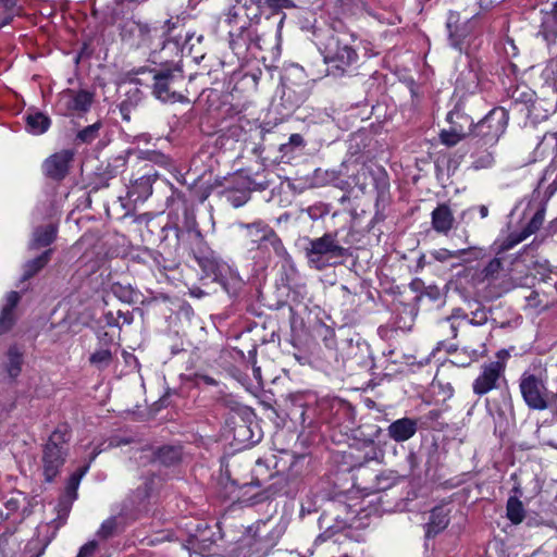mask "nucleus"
Returning a JSON list of instances; mask_svg holds the SVG:
<instances>
[{
	"mask_svg": "<svg viewBox=\"0 0 557 557\" xmlns=\"http://www.w3.org/2000/svg\"><path fill=\"white\" fill-rule=\"evenodd\" d=\"M325 175L327 184L341 189L357 187L364 194L369 187H373L377 191V198H382L389 187L384 169L363 162L342 163L338 171H326Z\"/></svg>",
	"mask_w": 557,
	"mask_h": 557,
	"instance_id": "nucleus-1",
	"label": "nucleus"
},
{
	"mask_svg": "<svg viewBox=\"0 0 557 557\" xmlns=\"http://www.w3.org/2000/svg\"><path fill=\"white\" fill-rule=\"evenodd\" d=\"M357 37L346 30H335L323 46V59L327 75L333 77L352 76L359 67Z\"/></svg>",
	"mask_w": 557,
	"mask_h": 557,
	"instance_id": "nucleus-2",
	"label": "nucleus"
},
{
	"mask_svg": "<svg viewBox=\"0 0 557 557\" xmlns=\"http://www.w3.org/2000/svg\"><path fill=\"white\" fill-rule=\"evenodd\" d=\"M288 525L284 516L270 515L248 528L238 546L239 557H267L276 546Z\"/></svg>",
	"mask_w": 557,
	"mask_h": 557,
	"instance_id": "nucleus-3",
	"label": "nucleus"
},
{
	"mask_svg": "<svg viewBox=\"0 0 557 557\" xmlns=\"http://www.w3.org/2000/svg\"><path fill=\"white\" fill-rule=\"evenodd\" d=\"M519 392L530 410L544 411L553 407V392L548 389L546 369L525 370L519 377Z\"/></svg>",
	"mask_w": 557,
	"mask_h": 557,
	"instance_id": "nucleus-4",
	"label": "nucleus"
},
{
	"mask_svg": "<svg viewBox=\"0 0 557 557\" xmlns=\"http://www.w3.org/2000/svg\"><path fill=\"white\" fill-rule=\"evenodd\" d=\"M304 240L308 264L315 270L337 264L348 256V249L337 240V233H325L317 238L306 237Z\"/></svg>",
	"mask_w": 557,
	"mask_h": 557,
	"instance_id": "nucleus-5",
	"label": "nucleus"
},
{
	"mask_svg": "<svg viewBox=\"0 0 557 557\" xmlns=\"http://www.w3.org/2000/svg\"><path fill=\"white\" fill-rule=\"evenodd\" d=\"M70 433L66 425L57 428L42 448V471L47 482H51L60 472L69 451Z\"/></svg>",
	"mask_w": 557,
	"mask_h": 557,
	"instance_id": "nucleus-6",
	"label": "nucleus"
},
{
	"mask_svg": "<svg viewBox=\"0 0 557 557\" xmlns=\"http://www.w3.org/2000/svg\"><path fill=\"white\" fill-rule=\"evenodd\" d=\"M507 124V111L504 108H494L475 124L470 139L483 146H496L504 135Z\"/></svg>",
	"mask_w": 557,
	"mask_h": 557,
	"instance_id": "nucleus-7",
	"label": "nucleus"
},
{
	"mask_svg": "<svg viewBox=\"0 0 557 557\" xmlns=\"http://www.w3.org/2000/svg\"><path fill=\"white\" fill-rule=\"evenodd\" d=\"M448 129L440 134L442 144L453 147L467 137H472L475 124L473 119L465 111L462 103L458 102L447 114Z\"/></svg>",
	"mask_w": 557,
	"mask_h": 557,
	"instance_id": "nucleus-8",
	"label": "nucleus"
},
{
	"mask_svg": "<svg viewBox=\"0 0 557 557\" xmlns=\"http://www.w3.org/2000/svg\"><path fill=\"white\" fill-rule=\"evenodd\" d=\"M223 540L220 523L213 525L198 524L195 533L188 539V548L194 554L202 557H210L218 554L220 544Z\"/></svg>",
	"mask_w": 557,
	"mask_h": 557,
	"instance_id": "nucleus-9",
	"label": "nucleus"
},
{
	"mask_svg": "<svg viewBox=\"0 0 557 557\" xmlns=\"http://www.w3.org/2000/svg\"><path fill=\"white\" fill-rule=\"evenodd\" d=\"M548 200L549 199L542 197V195H540V198H537L536 196H534V193H532V197L528 203L525 212L533 211V215L525 227H523L519 232H512L507 236V238L503 243L504 249L508 250L513 248L516 245L520 244L530 235L534 234L536 231L540 230L545 219L546 205Z\"/></svg>",
	"mask_w": 557,
	"mask_h": 557,
	"instance_id": "nucleus-10",
	"label": "nucleus"
},
{
	"mask_svg": "<svg viewBox=\"0 0 557 557\" xmlns=\"http://www.w3.org/2000/svg\"><path fill=\"white\" fill-rule=\"evenodd\" d=\"M506 363L503 360L483 362L480 372L472 383V391L483 396L491 391L498 389L506 382Z\"/></svg>",
	"mask_w": 557,
	"mask_h": 557,
	"instance_id": "nucleus-11",
	"label": "nucleus"
},
{
	"mask_svg": "<svg viewBox=\"0 0 557 557\" xmlns=\"http://www.w3.org/2000/svg\"><path fill=\"white\" fill-rule=\"evenodd\" d=\"M94 102V94L85 90L65 89L59 95L57 109L60 114L70 116L89 111Z\"/></svg>",
	"mask_w": 557,
	"mask_h": 557,
	"instance_id": "nucleus-12",
	"label": "nucleus"
},
{
	"mask_svg": "<svg viewBox=\"0 0 557 557\" xmlns=\"http://www.w3.org/2000/svg\"><path fill=\"white\" fill-rule=\"evenodd\" d=\"M202 270L208 276H212L214 282L221 284L225 292L232 293L240 285L238 273L226 262L215 258H206L201 261Z\"/></svg>",
	"mask_w": 557,
	"mask_h": 557,
	"instance_id": "nucleus-13",
	"label": "nucleus"
},
{
	"mask_svg": "<svg viewBox=\"0 0 557 557\" xmlns=\"http://www.w3.org/2000/svg\"><path fill=\"white\" fill-rule=\"evenodd\" d=\"M153 95L161 101H176L182 96L175 90L183 82L182 71L178 69H166L153 74Z\"/></svg>",
	"mask_w": 557,
	"mask_h": 557,
	"instance_id": "nucleus-14",
	"label": "nucleus"
},
{
	"mask_svg": "<svg viewBox=\"0 0 557 557\" xmlns=\"http://www.w3.org/2000/svg\"><path fill=\"white\" fill-rule=\"evenodd\" d=\"M268 185V183L258 184L262 189L267 188ZM255 186H257V183L250 177L237 174L234 177L233 185L223 190V197L234 208H239L250 199V193Z\"/></svg>",
	"mask_w": 557,
	"mask_h": 557,
	"instance_id": "nucleus-15",
	"label": "nucleus"
},
{
	"mask_svg": "<svg viewBox=\"0 0 557 557\" xmlns=\"http://www.w3.org/2000/svg\"><path fill=\"white\" fill-rule=\"evenodd\" d=\"M157 177L156 172L150 170L145 172L141 176L131 180L127 185V199L136 205L137 202H144L152 194V183Z\"/></svg>",
	"mask_w": 557,
	"mask_h": 557,
	"instance_id": "nucleus-16",
	"label": "nucleus"
},
{
	"mask_svg": "<svg viewBox=\"0 0 557 557\" xmlns=\"http://www.w3.org/2000/svg\"><path fill=\"white\" fill-rule=\"evenodd\" d=\"M73 160V152L62 150L45 161L44 169L46 174L53 180H62L69 172V165Z\"/></svg>",
	"mask_w": 557,
	"mask_h": 557,
	"instance_id": "nucleus-17",
	"label": "nucleus"
},
{
	"mask_svg": "<svg viewBox=\"0 0 557 557\" xmlns=\"http://www.w3.org/2000/svg\"><path fill=\"white\" fill-rule=\"evenodd\" d=\"M471 169L479 171L490 169L495 163V146L480 145L470 139Z\"/></svg>",
	"mask_w": 557,
	"mask_h": 557,
	"instance_id": "nucleus-18",
	"label": "nucleus"
},
{
	"mask_svg": "<svg viewBox=\"0 0 557 557\" xmlns=\"http://www.w3.org/2000/svg\"><path fill=\"white\" fill-rule=\"evenodd\" d=\"M557 191V156L544 170V173L537 184V187L533 190L534 196L540 198V195L546 199Z\"/></svg>",
	"mask_w": 557,
	"mask_h": 557,
	"instance_id": "nucleus-19",
	"label": "nucleus"
},
{
	"mask_svg": "<svg viewBox=\"0 0 557 557\" xmlns=\"http://www.w3.org/2000/svg\"><path fill=\"white\" fill-rule=\"evenodd\" d=\"M418 431V422L411 418H400L392 422L387 428L389 438L397 443L410 440Z\"/></svg>",
	"mask_w": 557,
	"mask_h": 557,
	"instance_id": "nucleus-20",
	"label": "nucleus"
},
{
	"mask_svg": "<svg viewBox=\"0 0 557 557\" xmlns=\"http://www.w3.org/2000/svg\"><path fill=\"white\" fill-rule=\"evenodd\" d=\"M556 111V102L546 98H536L528 107L529 120L536 124L548 119Z\"/></svg>",
	"mask_w": 557,
	"mask_h": 557,
	"instance_id": "nucleus-21",
	"label": "nucleus"
},
{
	"mask_svg": "<svg viewBox=\"0 0 557 557\" xmlns=\"http://www.w3.org/2000/svg\"><path fill=\"white\" fill-rule=\"evenodd\" d=\"M20 294L17 292H10L5 296V304L0 311V335L11 330L14 324V309L20 301Z\"/></svg>",
	"mask_w": 557,
	"mask_h": 557,
	"instance_id": "nucleus-22",
	"label": "nucleus"
},
{
	"mask_svg": "<svg viewBox=\"0 0 557 557\" xmlns=\"http://www.w3.org/2000/svg\"><path fill=\"white\" fill-rule=\"evenodd\" d=\"M454 215L449 206L438 205L432 212V226L437 233L447 234L453 227Z\"/></svg>",
	"mask_w": 557,
	"mask_h": 557,
	"instance_id": "nucleus-23",
	"label": "nucleus"
},
{
	"mask_svg": "<svg viewBox=\"0 0 557 557\" xmlns=\"http://www.w3.org/2000/svg\"><path fill=\"white\" fill-rule=\"evenodd\" d=\"M238 226L246 231V237L251 245L249 250H253L255 248L260 249L267 236L265 231L270 230V227L261 221L250 224L239 223Z\"/></svg>",
	"mask_w": 557,
	"mask_h": 557,
	"instance_id": "nucleus-24",
	"label": "nucleus"
},
{
	"mask_svg": "<svg viewBox=\"0 0 557 557\" xmlns=\"http://www.w3.org/2000/svg\"><path fill=\"white\" fill-rule=\"evenodd\" d=\"M450 509L446 505L435 507L431 511L430 522L428 524V535L437 534L443 531L449 523Z\"/></svg>",
	"mask_w": 557,
	"mask_h": 557,
	"instance_id": "nucleus-25",
	"label": "nucleus"
},
{
	"mask_svg": "<svg viewBox=\"0 0 557 557\" xmlns=\"http://www.w3.org/2000/svg\"><path fill=\"white\" fill-rule=\"evenodd\" d=\"M480 88V79L478 73L468 69L462 71L456 82V92L475 94Z\"/></svg>",
	"mask_w": 557,
	"mask_h": 557,
	"instance_id": "nucleus-26",
	"label": "nucleus"
},
{
	"mask_svg": "<svg viewBox=\"0 0 557 557\" xmlns=\"http://www.w3.org/2000/svg\"><path fill=\"white\" fill-rule=\"evenodd\" d=\"M57 227L52 224L36 227L29 243L30 249H39L49 246L57 237Z\"/></svg>",
	"mask_w": 557,
	"mask_h": 557,
	"instance_id": "nucleus-27",
	"label": "nucleus"
},
{
	"mask_svg": "<svg viewBox=\"0 0 557 557\" xmlns=\"http://www.w3.org/2000/svg\"><path fill=\"white\" fill-rule=\"evenodd\" d=\"M502 270V261L498 258L490 260V262L481 270H475L472 274L473 285L476 287L484 282H491L496 278Z\"/></svg>",
	"mask_w": 557,
	"mask_h": 557,
	"instance_id": "nucleus-28",
	"label": "nucleus"
},
{
	"mask_svg": "<svg viewBox=\"0 0 557 557\" xmlns=\"http://www.w3.org/2000/svg\"><path fill=\"white\" fill-rule=\"evenodd\" d=\"M265 232L267 236L260 249L272 250L276 257L283 260H288L290 257L277 234L271 227Z\"/></svg>",
	"mask_w": 557,
	"mask_h": 557,
	"instance_id": "nucleus-29",
	"label": "nucleus"
},
{
	"mask_svg": "<svg viewBox=\"0 0 557 557\" xmlns=\"http://www.w3.org/2000/svg\"><path fill=\"white\" fill-rule=\"evenodd\" d=\"M156 460L164 466H173L182 459V447L175 445H164L154 453Z\"/></svg>",
	"mask_w": 557,
	"mask_h": 557,
	"instance_id": "nucleus-30",
	"label": "nucleus"
},
{
	"mask_svg": "<svg viewBox=\"0 0 557 557\" xmlns=\"http://www.w3.org/2000/svg\"><path fill=\"white\" fill-rule=\"evenodd\" d=\"M51 120L41 112L29 113L26 116V129L33 135H41L50 127Z\"/></svg>",
	"mask_w": 557,
	"mask_h": 557,
	"instance_id": "nucleus-31",
	"label": "nucleus"
},
{
	"mask_svg": "<svg viewBox=\"0 0 557 557\" xmlns=\"http://www.w3.org/2000/svg\"><path fill=\"white\" fill-rule=\"evenodd\" d=\"M481 253L480 250H476L474 248H465V249H458V250H448V249H438L434 250L432 252V256L435 260L445 262L454 258H462L465 256H471V259H478L479 255ZM465 261L470 260V258L463 259Z\"/></svg>",
	"mask_w": 557,
	"mask_h": 557,
	"instance_id": "nucleus-32",
	"label": "nucleus"
},
{
	"mask_svg": "<svg viewBox=\"0 0 557 557\" xmlns=\"http://www.w3.org/2000/svg\"><path fill=\"white\" fill-rule=\"evenodd\" d=\"M440 326L443 330L448 327L451 336L456 337L460 329L468 326V314L463 313L461 309H456L449 317L441 321Z\"/></svg>",
	"mask_w": 557,
	"mask_h": 557,
	"instance_id": "nucleus-33",
	"label": "nucleus"
},
{
	"mask_svg": "<svg viewBox=\"0 0 557 557\" xmlns=\"http://www.w3.org/2000/svg\"><path fill=\"white\" fill-rule=\"evenodd\" d=\"M506 516L513 524H519L525 517L522 502L517 496H510L506 505Z\"/></svg>",
	"mask_w": 557,
	"mask_h": 557,
	"instance_id": "nucleus-34",
	"label": "nucleus"
},
{
	"mask_svg": "<svg viewBox=\"0 0 557 557\" xmlns=\"http://www.w3.org/2000/svg\"><path fill=\"white\" fill-rule=\"evenodd\" d=\"M51 249L46 250L37 258L29 260L24 265L23 278L28 280L38 273L50 260Z\"/></svg>",
	"mask_w": 557,
	"mask_h": 557,
	"instance_id": "nucleus-35",
	"label": "nucleus"
},
{
	"mask_svg": "<svg viewBox=\"0 0 557 557\" xmlns=\"http://www.w3.org/2000/svg\"><path fill=\"white\" fill-rule=\"evenodd\" d=\"M110 292L121 301L125 304H134L137 301V293L129 284H122L120 282L110 285Z\"/></svg>",
	"mask_w": 557,
	"mask_h": 557,
	"instance_id": "nucleus-36",
	"label": "nucleus"
},
{
	"mask_svg": "<svg viewBox=\"0 0 557 557\" xmlns=\"http://www.w3.org/2000/svg\"><path fill=\"white\" fill-rule=\"evenodd\" d=\"M22 352L16 346H11L8 350L7 372L10 377L18 376L22 370Z\"/></svg>",
	"mask_w": 557,
	"mask_h": 557,
	"instance_id": "nucleus-37",
	"label": "nucleus"
},
{
	"mask_svg": "<svg viewBox=\"0 0 557 557\" xmlns=\"http://www.w3.org/2000/svg\"><path fill=\"white\" fill-rule=\"evenodd\" d=\"M113 360V354L109 348H99L89 356V363L98 370L108 368Z\"/></svg>",
	"mask_w": 557,
	"mask_h": 557,
	"instance_id": "nucleus-38",
	"label": "nucleus"
},
{
	"mask_svg": "<svg viewBox=\"0 0 557 557\" xmlns=\"http://www.w3.org/2000/svg\"><path fill=\"white\" fill-rule=\"evenodd\" d=\"M101 128V123L96 122L91 125L86 126L85 128L81 129L76 135V141L79 144H89L92 140H95L98 135L99 131Z\"/></svg>",
	"mask_w": 557,
	"mask_h": 557,
	"instance_id": "nucleus-39",
	"label": "nucleus"
},
{
	"mask_svg": "<svg viewBox=\"0 0 557 557\" xmlns=\"http://www.w3.org/2000/svg\"><path fill=\"white\" fill-rule=\"evenodd\" d=\"M485 408L488 417L493 420L495 424H500L506 419L505 411L502 409L500 405L496 400H491L490 398H486Z\"/></svg>",
	"mask_w": 557,
	"mask_h": 557,
	"instance_id": "nucleus-40",
	"label": "nucleus"
},
{
	"mask_svg": "<svg viewBox=\"0 0 557 557\" xmlns=\"http://www.w3.org/2000/svg\"><path fill=\"white\" fill-rule=\"evenodd\" d=\"M139 158L148 160L156 164H159L163 168H166L170 165L169 157L160 151H156V150L140 151Z\"/></svg>",
	"mask_w": 557,
	"mask_h": 557,
	"instance_id": "nucleus-41",
	"label": "nucleus"
},
{
	"mask_svg": "<svg viewBox=\"0 0 557 557\" xmlns=\"http://www.w3.org/2000/svg\"><path fill=\"white\" fill-rule=\"evenodd\" d=\"M488 320V311L479 306L475 310L471 311L470 317L468 315V325L481 326L484 325Z\"/></svg>",
	"mask_w": 557,
	"mask_h": 557,
	"instance_id": "nucleus-42",
	"label": "nucleus"
},
{
	"mask_svg": "<svg viewBox=\"0 0 557 557\" xmlns=\"http://www.w3.org/2000/svg\"><path fill=\"white\" fill-rule=\"evenodd\" d=\"M249 433H250V429L245 423H242L234 429L235 440H237L238 442H242V443L247 442V444H246L247 446H251L259 442V438L253 440V438L249 437L248 436Z\"/></svg>",
	"mask_w": 557,
	"mask_h": 557,
	"instance_id": "nucleus-43",
	"label": "nucleus"
},
{
	"mask_svg": "<svg viewBox=\"0 0 557 557\" xmlns=\"http://www.w3.org/2000/svg\"><path fill=\"white\" fill-rule=\"evenodd\" d=\"M115 528H116V518L111 517L101 523V525L97 532V535L102 539H109L113 535Z\"/></svg>",
	"mask_w": 557,
	"mask_h": 557,
	"instance_id": "nucleus-44",
	"label": "nucleus"
},
{
	"mask_svg": "<svg viewBox=\"0 0 557 557\" xmlns=\"http://www.w3.org/2000/svg\"><path fill=\"white\" fill-rule=\"evenodd\" d=\"M128 443H129L128 438H119V437L110 438L108 445L104 448L98 447L95 449V451L92 453V455L90 457V462L94 461L96 459V457L104 449L111 448V447H119L122 445H127Z\"/></svg>",
	"mask_w": 557,
	"mask_h": 557,
	"instance_id": "nucleus-45",
	"label": "nucleus"
},
{
	"mask_svg": "<svg viewBox=\"0 0 557 557\" xmlns=\"http://www.w3.org/2000/svg\"><path fill=\"white\" fill-rule=\"evenodd\" d=\"M136 107V103L133 102L132 100L127 99V100H123L120 106H119V110H120V113L122 115V119L126 122H129L131 121V114H132V111L135 109Z\"/></svg>",
	"mask_w": 557,
	"mask_h": 557,
	"instance_id": "nucleus-46",
	"label": "nucleus"
},
{
	"mask_svg": "<svg viewBox=\"0 0 557 557\" xmlns=\"http://www.w3.org/2000/svg\"><path fill=\"white\" fill-rule=\"evenodd\" d=\"M304 146V138L301 135L299 134H293L290 135L289 137V140L287 144H283L281 145V151L282 152H285V151H289L292 150L294 147L298 148V147H302Z\"/></svg>",
	"mask_w": 557,
	"mask_h": 557,
	"instance_id": "nucleus-47",
	"label": "nucleus"
},
{
	"mask_svg": "<svg viewBox=\"0 0 557 557\" xmlns=\"http://www.w3.org/2000/svg\"><path fill=\"white\" fill-rule=\"evenodd\" d=\"M97 548L98 543L96 541H89L79 548L76 557H92Z\"/></svg>",
	"mask_w": 557,
	"mask_h": 557,
	"instance_id": "nucleus-48",
	"label": "nucleus"
},
{
	"mask_svg": "<svg viewBox=\"0 0 557 557\" xmlns=\"http://www.w3.org/2000/svg\"><path fill=\"white\" fill-rule=\"evenodd\" d=\"M82 479V474L73 473L69 480L66 492L69 495H71L72 499L76 497V491Z\"/></svg>",
	"mask_w": 557,
	"mask_h": 557,
	"instance_id": "nucleus-49",
	"label": "nucleus"
},
{
	"mask_svg": "<svg viewBox=\"0 0 557 557\" xmlns=\"http://www.w3.org/2000/svg\"><path fill=\"white\" fill-rule=\"evenodd\" d=\"M264 7L272 10L294 8L292 0H265Z\"/></svg>",
	"mask_w": 557,
	"mask_h": 557,
	"instance_id": "nucleus-50",
	"label": "nucleus"
},
{
	"mask_svg": "<svg viewBox=\"0 0 557 557\" xmlns=\"http://www.w3.org/2000/svg\"><path fill=\"white\" fill-rule=\"evenodd\" d=\"M22 493H17L16 496H11L10 498H8L4 503L5 505V508L13 512V511H16L18 508H20V504H21V497H22Z\"/></svg>",
	"mask_w": 557,
	"mask_h": 557,
	"instance_id": "nucleus-51",
	"label": "nucleus"
},
{
	"mask_svg": "<svg viewBox=\"0 0 557 557\" xmlns=\"http://www.w3.org/2000/svg\"><path fill=\"white\" fill-rule=\"evenodd\" d=\"M106 324L109 326H117L121 327V322L117 320L116 313L112 311H108L104 313Z\"/></svg>",
	"mask_w": 557,
	"mask_h": 557,
	"instance_id": "nucleus-52",
	"label": "nucleus"
},
{
	"mask_svg": "<svg viewBox=\"0 0 557 557\" xmlns=\"http://www.w3.org/2000/svg\"><path fill=\"white\" fill-rule=\"evenodd\" d=\"M116 317L120 322L122 320L121 325L122 324H131L133 322V314L129 311L123 312L122 310H117Z\"/></svg>",
	"mask_w": 557,
	"mask_h": 557,
	"instance_id": "nucleus-53",
	"label": "nucleus"
},
{
	"mask_svg": "<svg viewBox=\"0 0 557 557\" xmlns=\"http://www.w3.org/2000/svg\"><path fill=\"white\" fill-rule=\"evenodd\" d=\"M505 52L507 57H516L518 54V49L512 39H507L505 45Z\"/></svg>",
	"mask_w": 557,
	"mask_h": 557,
	"instance_id": "nucleus-54",
	"label": "nucleus"
},
{
	"mask_svg": "<svg viewBox=\"0 0 557 557\" xmlns=\"http://www.w3.org/2000/svg\"><path fill=\"white\" fill-rule=\"evenodd\" d=\"M252 374H253V377L257 380V382L259 384H261L262 383L261 369L259 367H257V366H253Z\"/></svg>",
	"mask_w": 557,
	"mask_h": 557,
	"instance_id": "nucleus-55",
	"label": "nucleus"
},
{
	"mask_svg": "<svg viewBox=\"0 0 557 557\" xmlns=\"http://www.w3.org/2000/svg\"><path fill=\"white\" fill-rule=\"evenodd\" d=\"M478 211L482 219H484L488 215V208L485 205L479 206Z\"/></svg>",
	"mask_w": 557,
	"mask_h": 557,
	"instance_id": "nucleus-56",
	"label": "nucleus"
},
{
	"mask_svg": "<svg viewBox=\"0 0 557 557\" xmlns=\"http://www.w3.org/2000/svg\"><path fill=\"white\" fill-rule=\"evenodd\" d=\"M509 354L506 350H499L497 352V360H503L506 363V360L508 358Z\"/></svg>",
	"mask_w": 557,
	"mask_h": 557,
	"instance_id": "nucleus-57",
	"label": "nucleus"
},
{
	"mask_svg": "<svg viewBox=\"0 0 557 557\" xmlns=\"http://www.w3.org/2000/svg\"><path fill=\"white\" fill-rule=\"evenodd\" d=\"M3 5L8 9L13 8L16 4V0H0Z\"/></svg>",
	"mask_w": 557,
	"mask_h": 557,
	"instance_id": "nucleus-58",
	"label": "nucleus"
},
{
	"mask_svg": "<svg viewBox=\"0 0 557 557\" xmlns=\"http://www.w3.org/2000/svg\"><path fill=\"white\" fill-rule=\"evenodd\" d=\"M552 17L555 24L557 25V1L555 2L554 8L552 10Z\"/></svg>",
	"mask_w": 557,
	"mask_h": 557,
	"instance_id": "nucleus-59",
	"label": "nucleus"
},
{
	"mask_svg": "<svg viewBox=\"0 0 557 557\" xmlns=\"http://www.w3.org/2000/svg\"><path fill=\"white\" fill-rule=\"evenodd\" d=\"M548 230H549V232L557 231V218L549 224Z\"/></svg>",
	"mask_w": 557,
	"mask_h": 557,
	"instance_id": "nucleus-60",
	"label": "nucleus"
},
{
	"mask_svg": "<svg viewBox=\"0 0 557 557\" xmlns=\"http://www.w3.org/2000/svg\"><path fill=\"white\" fill-rule=\"evenodd\" d=\"M450 40H451V46L456 49H461L459 42L457 40L454 39V35L450 33Z\"/></svg>",
	"mask_w": 557,
	"mask_h": 557,
	"instance_id": "nucleus-61",
	"label": "nucleus"
},
{
	"mask_svg": "<svg viewBox=\"0 0 557 557\" xmlns=\"http://www.w3.org/2000/svg\"><path fill=\"white\" fill-rule=\"evenodd\" d=\"M88 469H89V465H87V466L83 467V468L79 470V472H76V474H82V478H83V476L87 473Z\"/></svg>",
	"mask_w": 557,
	"mask_h": 557,
	"instance_id": "nucleus-62",
	"label": "nucleus"
},
{
	"mask_svg": "<svg viewBox=\"0 0 557 557\" xmlns=\"http://www.w3.org/2000/svg\"><path fill=\"white\" fill-rule=\"evenodd\" d=\"M61 506L63 507L62 510H63L64 515L66 516L70 510V505L66 503H62Z\"/></svg>",
	"mask_w": 557,
	"mask_h": 557,
	"instance_id": "nucleus-63",
	"label": "nucleus"
},
{
	"mask_svg": "<svg viewBox=\"0 0 557 557\" xmlns=\"http://www.w3.org/2000/svg\"><path fill=\"white\" fill-rule=\"evenodd\" d=\"M252 3L257 4L258 7H264L265 0H251Z\"/></svg>",
	"mask_w": 557,
	"mask_h": 557,
	"instance_id": "nucleus-64",
	"label": "nucleus"
}]
</instances>
